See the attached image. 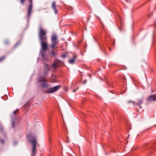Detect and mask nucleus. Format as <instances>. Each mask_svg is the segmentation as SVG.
Instances as JSON below:
<instances>
[{"label":"nucleus","mask_w":156,"mask_h":156,"mask_svg":"<svg viewBox=\"0 0 156 156\" xmlns=\"http://www.w3.org/2000/svg\"><path fill=\"white\" fill-rule=\"evenodd\" d=\"M25 0H20V2L21 4L23 5L24 4V2Z\"/></svg>","instance_id":"23"},{"label":"nucleus","mask_w":156,"mask_h":156,"mask_svg":"<svg viewBox=\"0 0 156 156\" xmlns=\"http://www.w3.org/2000/svg\"><path fill=\"white\" fill-rule=\"evenodd\" d=\"M126 1H127V0H126Z\"/></svg>","instance_id":"31"},{"label":"nucleus","mask_w":156,"mask_h":156,"mask_svg":"<svg viewBox=\"0 0 156 156\" xmlns=\"http://www.w3.org/2000/svg\"><path fill=\"white\" fill-rule=\"evenodd\" d=\"M46 34V31L42 28L41 26H40L39 32V39L42 49L43 51H46L48 49V44Z\"/></svg>","instance_id":"2"},{"label":"nucleus","mask_w":156,"mask_h":156,"mask_svg":"<svg viewBox=\"0 0 156 156\" xmlns=\"http://www.w3.org/2000/svg\"><path fill=\"white\" fill-rule=\"evenodd\" d=\"M16 119H13L12 122V128H14L16 126Z\"/></svg>","instance_id":"12"},{"label":"nucleus","mask_w":156,"mask_h":156,"mask_svg":"<svg viewBox=\"0 0 156 156\" xmlns=\"http://www.w3.org/2000/svg\"><path fill=\"white\" fill-rule=\"evenodd\" d=\"M9 43V41L8 40H6L4 41V44L5 45H8Z\"/></svg>","instance_id":"22"},{"label":"nucleus","mask_w":156,"mask_h":156,"mask_svg":"<svg viewBox=\"0 0 156 156\" xmlns=\"http://www.w3.org/2000/svg\"><path fill=\"white\" fill-rule=\"evenodd\" d=\"M61 62V61L57 59L54 63L58 66V67H60L61 66L60 63Z\"/></svg>","instance_id":"11"},{"label":"nucleus","mask_w":156,"mask_h":156,"mask_svg":"<svg viewBox=\"0 0 156 156\" xmlns=\"http://www.w3.org/2000/svg\"><path fill=\"white\" fill-rule=\"evenodd\" d=\"M29 2L30 4L28 5V8L27 10V17L28 18H29L33 12V3L32 0H29Z\"/></svg>","instance_id":"6"},{"label":"nucleus","mask_w":156,"mask_h":156,"mask_svg":"<svg viewBox=\"0 0 156 156\" xmlns=\"http://www.w3.org/2000/svg\"><path fill=\"white\" fill-rule=\"evenodd\" d=\"M30 142L31 143H32L33 144V147L32 150V152L31 156H35V155L36 153V138H32L30 140Z\"/></svg>","instance_id":"5"},{"label":"nucleus","mask_w":156,"mask_h":156,"mask_svg":"<svg viewBox=\"0 0 156 156\" xmlns=\"http://www.w3.org/2000/svg\"><path fill=\"white\" fill-rule=\"evenodd\" d=\"M86 82H87V80H85L84 81V82H83V83H85Z\"/></svg>","instance_id":"27"},{"label":"nucleus","mask_w":156,"mask_h":156,"mask_svg":"<svg viewBox=\"0 0 156 156\" xmlns=\"http://www.w3.org/2000/svg\"><path fill=\"white\" fill-rule=\"evenodd\" d=\"M156 146V143H145L143 144L141 146V148L144 150H145L148 149H151V151L152 152L154 151V147Z\"/></svg>","instance_id":"4"},{"label":"nucleus","mask_w":156,"mask_h":156,"mask_svg":"<svg viewBox=\"0 0 156 156\" xmlns=\"http://www.w3.org/2000/svg\"><path fill=\"white\" fill-rule=\"evenodd\" d=\"M131 102H132L134 105L135 104V103L134 101H129L128 103H130Z\"/></svg>","instance_id":"25"},{"label":"nucleus","mask_w":156,"mask_h":156,"mask_svg":"<svg viewBox=\"0 0 156 156\" xmlns=\"http://www.w3.org/2000/svg\"><path fill=\"white\" fill-rule=\"evenodd\" d=\"M0 143L2 144H4L5 143V142L3 139L0 138Z\"/></svg>","instance_id":"19"},{"label":"nucleus","mask_w":156,"mask_h":156,"mask_svg":"<svg viewBox=\"0 0 156 156\" xmlns=\"http://www.w3.org/2000/svg\"><path fill=\"white\" fill-rule=\"evenodd\" d=\"M41 55L42 57L44 58H44L45 57V55L44 52V51H41Z\"/></svg>","instance_id":"18"},{"label":"nucleus","mask_w":156,"mask_h":156,"mask_svg":"<svg viewBox=\"0 0 156 156\" xmlns=\"http://www.w3.org/2000/svg\"><path fill=\"white\" fill-rule=\"evenodd\" d=\"M54 49H53L52 50H51L50 54L51 55L53 56H55L57 55V51H55L54 50Z\"/></svg>","instance_id":"14"},{"label":"nucleus","mask_w":156,"mask_h":156,"mask_svg":"<svg viewBox=\"0 0 156 156\" xmlns=\"http://www.w3.org/2000/svg\"><path fill=\"white\" fill-rule=\"evenodd\" d=\"M77 58V56L76 55H73V58L72 59H69V62L70 64H73L75 62V60Z\"/></svg>","instance_id":"9"},{"label":"nucleus","mask_w":156,"mask_h":156,"mask_svg":"<svg viewBox=\"0 0 156 156\" xmlns=\"http://www.w3.org/2000/svg\"><path fill=\"white\" fill-rule=\"evenodd\" d=\"M109 91H110V92H112V91H110V90H109Z\"/></svg>","instance_id":"30"},{"label":"nucleus","mask_w":156,"mask_h":156,"mask_svg":"<svg viewBox=\"0 0 156 156\" xmlns=\"http://www.w3.org/2000/svg\"><path fill=\"white\" fill-rule=\"evenodd\" d=\"M52 7L54 9L55 14H57V10L56 9V7L55 6V1H54L53 2L52 5Z\"/></svg>","instance_id":"10"},{"label":"nucleus","mask_w":156,"mask_h":156,"mask_svg":"<svg viewBox=\"0 0 156 156\" xmlns=\"http://www.w3.org/2000/svg\"><path fill=\"white\" fill-rule=\"evenodd\" d=\"M20 44V42H17L16 44L13 47V48H16Z\"/></svg>","instance_id":"17"},{"label":"nucleus","mask_w":156,"mask_h":156,"mask_svg":"<svg viewBox=\"0 0 156 156\" xmlns=\"http://www.w3.org/2000/svg\"><path fill=\"white\" fill-rule=\"evenodd\" d=\"M5 56H2L0 57V62H2L5 59Z\"/></svg>","instance_id":"16"},{"label":"nucleus","mask_w":156,"mask_h":156,"mask_svg":"<svg viewBox=\"0 0 156 156\" xmlns=\"http://www.w3.org/2000/svg\"><path fill=\"white\" fill-rule=\"evenodd\" d=\"M102 28H103V29L105 30V28L103 26V27H102Z\"/></svg>","instance_id":"28"},{"label":"nucleus","mask_w":156,"mask_h":156,"mask_svg":"<svg viewBox=\"0 0 156 156\" xmlns=\"http://www.w3.org/2000/svg\"><path fill=\"white\" fill-rule=\"evenodd\" d=\"M143 99L138 100V102L136 104V105L140 106L143 103Z\"/></svg>","instance_id":"13"},{"label":"nucleus","mask_w":156,"mask_h":156,"mask_svg":"<svg viewBox=\"0 0 156 156\" xmlns=\"http://www.w3.org/2000/svg\"><path fill=\"white\" fill-rule=\"evenodd\" d=\"M38 81L41 83L40 86L42 91L44 93H52L57 91L59 90L61 86L57 85L54 87L48 88L50 86V85L47 82V81L44 77L40 76L38 79Z\"/></svg>","instance_id":"1"},{"label":"nucleus","mask_w":156,"mask_h":156,"mask_svg":"<svg viewBox=\"0 0 156 156\" xmlns=\"http://www.w3.org/2000/svg\"><path fill=\"white\" fill-rule=\"evenodd\" d=\"M76 91V90L75 89H74V90H73V92H75Z\"/></svg>","instance_id":"29"},{"label":"nucleus","mask_w":156,"mask_h":156,"mask_svg":"<svg viewBox=\"0 0 156 156\" xmlns=\"http://www.w3.org/2000/svg\"><path fill=\"white\" fill-rule=\"evenodd\" d=\"M3 128L2 126H0V130L1 132L3 131Z\"/></svg>","instance_id":"24"},{"label":"nucleus","mask_w":156,"mask_h":156,"mask_svg":"<svg viewBox=\"0 0 156 156\" xmlns=\"http://www.w3.org/2000/svg\"><path fill=\"white\" fill-rule=\"evenodd\" d=\"M19 112V110L18 109H17L15 111H14L13 112V114L14 115L17 114Z\"/></svg>","instance_id":"21"},{"label":"nucleus","mask_w":156,"mask_h":156,"mask_svg":"<svg viewBox=\"0 0 156 156\" xmlns=\"http://www.w3.org/2000/svg\"><path fill=\"white\" fill-rule=\"evenodd\" d=\"M50 70L48 64H45L44 66V76L47 75L48 74V72Z\"/></svg>","instance_id":"8"},{"label":"nucleus","mask_w":156,"mask_h":156,"mask_svg":"<svg viewBox=\"0 0 156 156\" xmlns=\"http://www.w3.org/2000/svg\"><path fill=\"white\" fill-rule=\"evenodd\" d=\"M51 45L50 47L53 49H57L58 47L56 46V45L58 43V38L55 34H53L51 37Z\"/></svg>","instance_id":"3"},{"label":"nucleus","mask_w":156,"mask_h":156,"mask_svg":"<svg viewBox=\"0 0 156 156\" xmlns=\"http://www.w3.org/2000/svg\"><path fill=\"white\" fill-rule=\"evenodd\" d=\"M146 100L149 102L155 101H156V94L151 95L147 98Z\"/></svg>","instance_id":"7"},{"label":"nucleus","mask_w":156,"mask_h":156,"mask_svg":"<svg viewBox=\"0 0 156 156\" xmlns=\"http://www.w3.org/2000/svg\"><path fill=\"white\" fill-rule=\"evenodd\" d=\"M51 66L54 69H55L59 67L58 66H57V65L54 63H53V64Z\"/></svg>","instance_id":"15"},{"label":"nucleus","mask_w":156,"mask_h":156,"mask_svg":"<svg viewBox=\"0 0 156 156\" xmlns=\"http://www.w3.org/2000/svg\"><path fill=\"white\" fill-rule=\"evenodd\" d=\"M154 10H156V3H155V5Z\"/></svg>","instance_id":"26"},{"label":"nucleus","mask_w":156,"mask_h":156,"mask_svg":"<svg viewBox=\"0 0 156 156\" xmlns=\"http://www.w3.org/2000/svg\"><path fill=\"white\" fill-rule=\"evenodd\" d=\"M66 56H67L66 54V53H65L63 54H62V55H61V57L62 58H65L66 57Z\"/></svg>","instance_id":"20"}]
</instances>
